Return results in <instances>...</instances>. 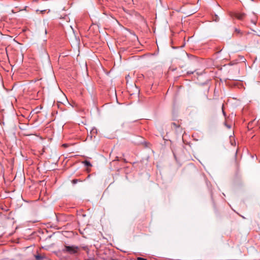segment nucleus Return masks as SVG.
<instances>
[{"instance_id": "20e7f679", "label": "nucleus", "mask_w": 260, "mask_h": 260, "mask_svg": "<svg viewBox=\"0 0 260 260\" xmlns=\"http://www.w3.org/2000/svg\"><path fill=\"white\" fill-rule=\"evenodd\" d=\"M82 163L85 165V166L87 167H90L92 166V165L90 163V162L88 160H86L83 161L82 162Z\"/></svg>"}, {"instance_id": "f8f14e48", "label": "nucleus", "mask_w": 260, "mask_h": 260, "mask_svg": "<svg viewBox=\"0 0 260 260\" xmlns=\"http://www.w3.org/2000/svg\"><path fill=\"white\" fill-rule=\"evenodd\" d=\"M218 16L217 15L215 16V19H214V20L215 21H217L218 20Z\"/></svg>"}, {"instance_id": "6e6552de", "label": "nucleus", "mask_w": 260, "mask_h": 260, "mask_svg": "<svg viewBox=\"0 0 260 260\" xmlns=\"http://www.w3.org/2000/svg\"><path fill=\"white\" fill-rule=\"evenodd\" d=\"M203 85H204L205 86H206V90H207V91H208V89H209V86H208V84H207L204 83V84H203Z\"/></svg>"}, {"instance_id": "39448f33", "label": "nucleus", "mask_w": 260, "mask_h": 260, "mask_svg": "<svg viewBox=\"0 0 260 260\" xmlns=\"http://www.w3.org/2000/svg\"><path fill=\"white\" fill-rule=\"evenodd\" d=\"M35 258L36 260H42L43 259V257L40 254L36 255Z\"/></svg>"}, {"instance_id": "1a4fd4ad", "label": "nucleus", "mask_w": 260, "mask_h": 260, "mask_svg": "<svg viewBox=\"0 0 260 260\" xmlns=\"http://www.w3.org/2000/svg\"><path fill=\"white\" fill-rule=\"evenodd\" d=\"M137 260H147V259L141 257H137Z\"/></svg>"}, {"instance_id": "9d476101", "label": "nucleus", "mask_w": 260, "mask_h": 260, "mask_svg": "<svg viewBox=\"0 0 260 260\" xmlns=\"http://www.w3.org/2000/svg\"><path fill=\"white\" fill-rule=\"evenodd\" d=\"M235 31H236V32H237L238 34H240V29H237V28H235Z\"/></svg>"}, {"instance_id": "ddd939ff", "label": "nucleus", "mask_w": 260, "mask_h": 260, "mask_svg": "<svg viewBox=\"0 0 260 260\" xmlns=\"http://www.w3.org/2000/svg\"><path fill=\"white\" fill-rule=\"evenodd\" d=\"M94 132H95V133H96V129H93L91 131V133H94Z\"/></svg>"}, {"instance_id": "4468645a", "label": "nucleus", "mask_w": 260, "mask_h": 260, "mask_svg": "<svg viewBox=\"0 0 260 260\" xmlns=\"http://www.w3.org/2000/svg\"><path fill=\"white\" fill-rule=\"evenodd\" d=\"M82 248H83V249H84L85 250L88 249L87 246H83V247H82Z\"/></svg>"}, {"instance_id": "2eb2a0df", "label": "nucleus", "mask_w": 260, "mask_h": 260, "mask_svg": "<svg viewBox=\"0 0 260 260\" xmlns=\"http://www.w3.org/2000/svg\"><path fill=\"white\" fill-rule=\"evenodd\" d=\"M222 112H223V114L225 115V112H224L223 110H222Z\"/></svg>"}, {"instance_id": "7ed1b4c3", "label": "nucleus", "mask_w": 260, "mask_h": 260, "mask_svg": "<svg viewBox=\"0 0 260 260\" xmlns=\"http://www.w3.org/2000/svg\"><path fill=\"white\" fill-rule=\"evenodd\" d=\"M234 16L238 19L242 20L244 18L245 14L244 13H236L234 14Z\"/></svg>"}, {"instance_id": "423d86ee", "label": "nucleus", "mask_w": 260, "mask_h": 260, "mask_svg": "<svg viewBox=\"0 0 260 260\" xmlns=\"http://www.w3.org/2000/svg\"><path fill=\"white\" fill-rule=\"evenodd\" d=\"M172 127H174L175 128H176L179 126V125L178 124H177L175 122L172 123Z\"/></svg>"}, {"instance_id": "0eeeda50", "label": "nucleus", "mask_w": 260, "mask_h": 260, "mask_svg": "<svg viewBox=\"0 0 260 260\" xmlns=\"http://www.w3.org/2000/svg\"><path fill=\"white\" fill-rule=\"evenodd\" d=\"M79 181V180L78 179H73L72 180V183L73 184H76Z\"/></svg>"}, {"instance_id": "f257e3e1", "label": "nucleus", "mask_w": 260, "mask_h": 260, "mask_svg": "<svg viewBox=\"0 0 260 260\" xmlns=\"http://www.w3.org/2000/svg\"><path fill=\"white\" fill-rule=\"evenodd\" d=\"M79 247L75 245L67 246L65 245L62 249L63 252H67L70 254L77 253L79 250Z\"/></svg>"}, {"instance_id": "f03ea898", "label": "nucleus", "mask_w": 260, "mask_h": 260, "mask_svg": "<svg viewBox=\"0 0 260 260\" xmlns=\"http://www.w3.org/2000/svg\"><path fill=\"white\" fill-rule=\"evenodd\" d=\"M198 63V66L199 67V69H196V71L197 70H201L202 71L199 73V72H197V74H201L202 73V72L204 71L205 70V68L206 66V63L205 62V61L204 60V59H201V62H200L199 60H196V63Z\"/></svg>"}, {"instance_id": "9b49d317", "label": "nucleus", "mask_w": 260, "mask_h": 260, "mask_svg": "<svg viewBox=\"0 0 260 260\" xmlns=\"http://www.w3.org/2000/svg\"><path fill=\"white\" fill-rule=\"evenodd\" d=\"M225 125L228 128H230L231 127V125L230 124H226V123H225Z\"/></svg>"}]
</instances>
